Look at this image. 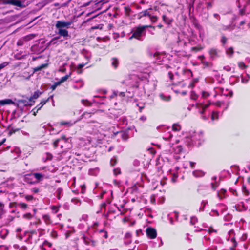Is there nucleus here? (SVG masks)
<instances>
[{
  "mask_svg": "<svg viewBox=\"0 0 250 250\" xmlns=\"http://www.w3.org/2000/svg\"><path fill=\"white\" fill-rule=\"evenodd\" d=\"M211 104H214L216 106L220 107L221 106L222 103L220 101H217L215 103H211L210 102H209L208 103L206 104H203L202 103H196L195 105V106L196 108L198 109L199 113L201 114H203L204 113L205 111Z\"/></svg>",
  "mask_w": 250,
  "mask_h": 250,
  "instance_id": "5",
  "label": "nucleus"
},
{
  "mask_svg": "<svg viewBox=\"0 0 250 250\" xmlns=\"http://www.w3.org/2000/svg\"><path fill=\"white\" fill-rule=\"evenodd\" d=\"M151 9H147L146 10H144L142 12V16H148L149 17H150L151 14L150 13V10H151Z\"/></svg>",
  "mask_w": 250,
  "mask_h": 250,
  "instance_id": "45",
  "label": "nucleus"
},
{
  "mask_svg": "<svg viewBox=\"0 0 250 250\" xmlns=\"http://www.w3.org/2000/svg\"><path fill=\"white\" fill-rule=\"evenodd\" d=\"M74 123H72L70 121H69V122H61L60 123V125H64V126H72L73 124H74Z\"/></svg>",
  "mask_w": 250,
  "mask_h": 250,
  "instance_id": "39",
  "label": "nucleus"
},
{
  "mask_svg": "<svg viewBox=\"0 0 250 250\" xmlns=\"http://www.w3.org/2000/svg\"><path fill=\"white\" fill-rule=\"evenodd\" d=\"M8 232L6 229H3L1 231L0 233V236L1 238L4 239L8 234Z\"/></svg>",
  "mask_w": 250,
  "mask_h": 250,
  "instance_id": "46",
  "label": "nucleus"
},
{
  "mask_svg": "<svg viewBox=\"0 0 250 250\" xmlns=\"http://www.w3.org/2000/svg\"><path fill=\"white\" fill-rule=\"evenodd\" d=\"M230 242L232 244L231 246L230 247V250H235V249L237 247L238 244L234 237H232L230 239Z\"/></svg>",
  "mask_w": 250,
  "mask_h": 250,
  "instance_id": "26",
  "label": "nucleus"
},
{
  "mask_svg": "<svg viewBox=\"0 0 250 250\" xmlns=\"http://www.w3.org/2000/svg\"><path fill=\"white\" fill-rule=\"evenodd\" d=\"M82 103L84 105L90 106L91 104V102L88 101V100H82Z\"/></svg>",
  "mask_w": 250,
  "mask_h": 250,
  "instance_id": "59",
  "label": "nucleus"
},
{
  "mask_svg": "<svg viewBox=\"0 0 250 250\" xmlns=\"http://www.w3.org/2000/svg\"><path fill=\"white\" fill-rule=\"evenodd\" d=\"M203 138V134L201 132H193L190 137V140L193 145H196L198 141H201Z\"/></svg>",
  "mask_w": 250,
  "mask_h": 250,
  "instance_id": "9",
  "label": "nucleus"
},
{
  "mask_svg": "<svg viewBox=\"0 0 250 250\" xmlns=\"http://www.w3.org/2000/svg\"><path fill=\"white\" fill-rule=\"evenodd\" d=\"M159 96L160 98L164 101H169L171 99L170 95H166L163 93H160Z\"/></svg>",
  "mask_w": 250,
  "mask_h": 250,
  "instance_id": "33",
  "label": "nucleus"
},
{
  "mask_svg": "<svg viewBox=\"0 0 250 250\" xmlns=\"http://www.w3.org/2000/svg\"><path fill=\"white\" fill-rule=\"evenodd\" d=\"M162 19L164 22L167 25H170L173 21V19L171 17L167 16L166 15L162 16Z\"/></svg>",
  "mask_w": 250,
  "mask_h": 250,
  "instance_id": "21",
  "label": "nucleus"
},
{
  "mask_svg": "<svg viewBox=\"0 0 250 250\" xmlns=\"http://www.w3.org/2000/svg\"><path fill=\"white\" fill-rule=\"evenodd\" d=\"M154 57H156L157 60L158 62L163 61L164 58L163 55L157 53L154 54Z\"/></svg>",
  "mask_w": 250,
  "mask_h": 250,
  "instance_id": "44",
  "label": "nucleus"
},
{
  "mask_svg": "<svg viewBox=\"0 0 250 250\" xmlns=\"http://www.w3.org/2000/svg\"><path fill=\"white\" fill-rule=\"evenodd\" d=\"M241 82L243 83H247L250 79V76L248 74L245 76L241 75Z\"/></svg>",
  "mask_w": 250,
  "mask_h": 250,
  "instance_id": "34",
  "label": "nucleus"
},
{
  "mask_svg": "<svg viewBox=\"0 0 250 250\" xmlns=\"http://www.w3.org/2000/svg\"><path fill=\"white\" fill-rule=\"evenodd\" d=\"M34 37V35L33 34H30L27 36L24 37L23 38L25 42H27L31 39H32Z\"/></svg>",
  "mask_w": 250,
  "mask_h": 250,
  "instance_id": "49",
  "label": "nucleus"
},
{
  "mask_svg": "<svg viewBox=\"0 0 250 250\" xmlns=\"http://www.w3.org/2000/svg\"><path fill=\"white\" fill-rule=\"evenodd\" d=\"M226 193V190L224 189H221L219 191L217 192V196L219 199H222L225 197V194Z\"/></svg>",
  "mask_w": 250,
  "mask_h": 250,
  "instance_id": "29",
  "label": "nucleus"
},
{
  "mask_svg": "<svg viewBox=\"0 0 250 250\" xmlns=\"http://www.w3.org/2000/svg\"><path fill=\"white\" fill-rule=\"evenodd\" d=\"M233 49L232 47L228 48L226 50V53L227 55H230V56H232L233 54Z\"/></svg>",
  "mask_w": 250,
  "mask_h": 250,
  "instance_id": "47",
  "label": "nucleus"
},
{
  "mask_svg": "<svg viewBox=\"0 0 250 250\" xmlns=\"http://www.w3.org/2000/svg\"><path fill=\"white\" fill-rule=\"evenodd\" d=\"M238 65L239 67L242 69H244L247 67V65L242 62H238Z\"/></svg>",
  "mask_w": 250,
  "mask_h": 250,
  "instance_id": "52",
  "label": "nucleus"
},
{
  "mask_svg": "<svg viewBox=\"0 0 250 250\" xmlns=\"http://www.w3.org/2000/svg\"><path fill=\"white\" fill-rule=\"evenodd\" d=\"M232 219V216L230 214H227L224 217V219L226 221H229Z\"/></svg>",
  "mask_w": 250,
  "mask_h": 250,
  "instance_id": "61",
  "label": "nucleus"
},
{
  "mask_svg": "<svg viewBox=\"0 0 250 250\" xmlns=\"http://www.w3.org/2000/svg\"><path fill=\"white\" fill-rule=\"evenodd\" d=\"M42 222L40 219H36V221L30 222V226H35L37 228L38 225L41 224Z\"/></svg>",
  "mask_w": 250,
  "mask_h": 250,
  "instance_id": "40",
  "label": "nucleus"
},
{
  "mask_svg": "<svg viewBox=\"0 0 250 250\" xmlns=\"http://www.w3.org/2000/svg\"><path fill=\"white\" fill-rule=\"evenodd\" d=\"M139 78L135 74L128 75L122 82L123 83L131 87H138L139 86Z\"/></svg>",
  "mask_w": 250,
  "mask_h": 250,
  "instance_id": "4",
  "label": "nucleus"
},
{
  "mask_svg": "<svg viewBox=\"0 0 250 250\" xmlns=\"http://www.w3.org/2000/svg\"><path fill=\"white\" fill-rule=\"evenodd\" d=\"M71 24V22H65L62 21H58L56 23L55 26L57 29H62L65 27L68 28Z\"/></svg>",
  "mask_w": 250,
  "mask_h": 250,
  "instance_id": "12",
  "label": "nucleus"
},
{
  "mask_svg": "<svg viewBox=\"0 0 250 250\" xmlns=\"http://www.w3.org/2000/svg\"><path fill=\"white\" fill-rule=\"evenodd\" d=\"M149 19H150L151 22H155L157 21L158 20V17L156 16H152L151 15L149 17Z\"/></svg>",
  "mask_w": 250,
  "mask_h": 250,
  "instance_id": "63",
  "label": "nucleus"
},
{
  "mask_svg": "<svg viewBox=\"0 0 250 250\" xmlns=\"http://www.w3.org/2000/svg\"><path fill=\"white\" fill-rule=\"evenodd\" d=\"M111 65L114 68H116L119 64V61L116 58H112L111 59Z\"/></svg>",
  "mask_w": 250,
  "mask_h": 250,
  "instance_id": "30",
  "label": "nucleus"
},
{
  "mask_svg": "<svg viewBox=\"0 0 250 250\" xmlns=\"http://www.w3.org/2000/svg\"><path fill=\"white\" fill-rule=\"evenodd\" d=\"M219 113L218 112L213 111L211 114V120L213 121L215 119H218L219 118Z\"/></svg>",
  "mask_w": 250,
  "mask_h": 250,
  "instance_id": "41",
  "label": "nucleus"
},
{
  "mask_svg": "<svg viewBox=\"0 0 250 250\" xmlns=\"http://www.w3.org/2000/svg\"><path fill=\"white\" fill-rule=\"evenodd\" d=\"M236 5L239 8V14L241 16L250 13V0L245 2L243 0H237Z\"/></svg>",
  "mask_w": 250,
  "mask_h": 250,
  "instance_id": "3",
  "label": "nucleus"
},
{
  "mask_svg": "<svg viewBox=\"0 0 250 250\" xmlns=\"http://www.w3.org/2000/svg\"><path fill=\"white\" fill-rule=\"evenodd\" d=\"M70 75H71V73L69 75H66L65 76L62 77L61 79H60L61 82L63 83L65 81H66L68 79V78L70 77Z\"/></svg>",
  "mask_w": 250,
  "mask_h": 250,
  "instance_id": "55",
  "label": "nucleus"
},
{
  "mask_svg": "<svg viewBox=\"0 0 250 250\" xmlns=\"http://www.w3.org/2000/svg\"><path fill=\"white\" fill-rule=\"evenodd\" d=\"M35 179L33 173L25 174L23 178L24 181L29 184H36Z\"/></svg>",
  "mask_w": 250,
  "mask_h": 250,
  "instance_id": "11",
  "label": "nucleus"
},
{
  "mask_svg": "<svg viewBox=\"0 0 250 250\" xmlns=\"http://www.w3.org/2000/svg\"><path fill=\"white\" fill-rule=\"evenodd\" d=\"M71 141V140L70 138H66L65 136H62L61 138L57 139L54 142L53 146L55 148H56L59 145H60L61 148H62L63 147V145L62 143V142L66 144L67 143H69Z\"/></svg>",
  "mask_w": 250,
  "mask_h": 250,
  "instance_id": "8",
  "label": "nucleus"
},
{
  "mask_svg": "<svg viewBox=\"0 0 250 250\" xmlns=\"http://www.w3.org/2000/svg\"><path fill=\"white\" fill-rule=\"evenodd\" d=\"M115 135H119L123 140H126L129 138V131L124 130L114 133Z\"/></svg>",
  "mask_w": 250,
  "mask_h": 250,
  "instance_id": "13",
  "label": "nucleus"
},
{
  "mask_svg": "<svg viewBox=\"0 0 250 250\" xmlns=\"http://www.w3.org/2000/svg\"><path fill=\"white\" fill-rule=\"evenodd\" d=\"M99 172V169L98 167L91 168L89 170V174L92 176H97Z\"/></svg>",
  "mask_w": 250,
  "mask_h": 250,
  "instance_id": "28",
  "label": "nucleus"
},
{
  "mask_svg": "<svg viewBox=\"0 0 250 250\" xmlns=\"http://www.w3.org/2000/svg\"><path fill=\"white\" fill-rule=\"evenodd\" d=\"M43 127L44 128L45 130H48L50 133H53L54 128L50 124L44 125Z\"/></svg>",
  "mask_w": 250,
  "mask_h": 250,
  "instance_id": "37",
  "label": "nucleus"
},
{
  "mask_svg": "<svg viewBox=\"0 0 250 250\" xmlns=\"http://www.w3.org/2000/svg\"><path fill=\"white\" fill-rule=\"evenodd\" d=\"M99 233H100L101 236L104 237V238L106 239L108 238L107 232L104 229L99 230Z\"/></svg>",
  "mask_w": 250,
  "mask_h": 250,
  "instance_id": "35",
  "label": "nucleus"
},
{
  "mask_svg": "<svg viewBox=\"0 0 250 250\" xmlns=\"http://www.w3.org/2000/svg\"><path fill=\"white\" fill-rule=\"evenodd\" d=\"M205 173L201 170H195L192 172L193 175L196 178L203 177Z\"/></svg>",
  "mask_w": 250,
  "mask_h": 250,
  "instance_id": "20",
  "label": "nucleus"
},
{
  "mask_svg": "<svg viewBox=\"0 0 250 250\" xmlns=\"http://www.w3.org/2000/svg\"><path fill=\"white\" fill-rule=\"evenodd\" d=\"M214 97H216L217 95H227V94H224V89L220 87H216L214 88Z\"/></svg>",
  "mask_w": 250,
  "mask_h": 250,
  "instance_id": "17",
  "label": "nucleus"
},
{
  "mask_svg": "<svg viewBox=\"0 0 250 250\" xmlns=\"http://www.w3.org/2000/svg\"><path fill=\"white\" fill-rule=\"evenodd\" d=\"M82 239L84 243L86 245H91L93 246H95L96 245V241L92 240L91 238L83 235L82 237Z\"/></svg>",
  "mask_w": 250,
  "mask_h": 250,
  "instance_id": "14",
  "label": "nucleus"
},
{
  "mask_svg": "<svg viewBox=\"0 0 250 250\" xmlns=\"http://www.w3.org/2000/svg\"><path fill=\"white\" fill-rule=\"evenodd\" d=\"M25 42L23 38H21L17 42V44L18 46H22L24 44Z\"/></svg>",
  "mask_w": 250,
  "mask_h": 250,
  "instance_id": "54",
  "label": "nucleus"
},
{
  "mask_svg": "<svg viewBox=\"0 0 250 250\" xmlns=\"http://www.w3.org/2000/svg\"><path fill=\"white\" fill-rule=\"evenodd\" d=\"M44 230L39 228L37 230H32L25 233V242L32 246V244L36 243L39 240L40 236L43 234Z\"/></svg>",
  "mask_w": 250,
  "mask_h": 250,
  "instance_id": "1",
  "label": "nucleus"
},
{
  "mask_svg": "<svg viewBox=\"0 0 250 250\" xmlns=\"http://www.w3.org/2000/svg\"><path fill=\"white\" fill-rule=\"evenodd\" d=\"M89 126L91 127H93V129L95 130V131H99L98 128L101 127V124L98 122H93L90 123Z\"/></svg>",
  "mask_w": 250,
  "mask_h": 250,
  "instance_id": "25",
  "label": "nucleus"
},
{
  "mask_svg": "<svg viewBox=\"0 0 250 250\" xmlns=\"http://www.w3.org/2000/svg\"><path fill=\"white\" fill-rule=\"evenodd\" d=\"M32 248V246L30 245V246L27 247L25 246H22L19 248V250H28Z\"/></svg>",
  "mask_w": 250,
  "mask_h": 250,
  "instance_id": "60",
  "label": "nucleus"
},
{
  "mask_svg": "<svg viewBox=\"0 0 250 250\" xmlns=\"http://www.w3.org/2000/svg\"><path fill=\"white\" fill-rule=\"evenodd\" d=\"M52 243L47 240H45L42 245L41 246V248L43 250H47L52 247Z\"/></svg>",
  "mask_w": 250,
  "mask_h": 250,
  "instance_id": "22",
  "label": "nucleus"
},
{
  "mask_svg": "<svg viewBox=\"0 0 250 250\" xmlns=\"http://www.w3.org/2000/svg\"><path fill=\"white\" fill-rule=\"evenodd\" d=\"M171 174H172V177L171 178V181L174 183L176 181V179L178 177V175H177V174L175 173L174 172L173 173L171 172Z\"/></svg>",
  "mask_w": 250,
  "mask_h": 250,
  "instance_id": "57",
  "label": "nucleus"
},
{
  "mask_svg": "<svg viewBox=\"0 0 250 250\" xmlns=\"http://www.w3.org/2000/svg\"><path fill=\"white\" fill-rule=\"evenodd\" d=\"M42 219L44 223L46 225H50L53 223V220L51 219V216L47 214L42 215Z\"/></svg>",
  "mask_w": 250,
  "mask_h": 250,
  "instance_id": "15",
  "label": "nucleus"
},
{
  "mask_svg": "<svg viewBox=\"0 0 250 250\" xmlns=\"http://www.w3.org/2000/svg\"><path fill=\"white\" fill-rule=\"evenodd\" d=\"M15 103L10 99H5L0 100V105H4L5 104H13Z\"/></svg>",
  "mask_w": 250,
  "mask_h": 250,
  "instance_id": "23",
  "label": "nucleus"
},
{
  "mask_svg": "<svg viewBox=\"0 0 250 250\" xmlns=\"http://www.w3.org/2000/svg\"><path fill=\"white\" fill-rule=\"evenodd\" d=\"M56 192L57 199L60 200L63 195V189L60 188H58Z\"/></svg>",
  "mask_w": 250,
  "mask_h": 250,
  "instance_id": "31",
  "label": "nucleus"
},
{
  "mask_svg": "<svg viewBox=\"0 0 250 250\" xmlns=\"http://www.w3.org/2000/svg\"><path fill=\"white\" fill-rule=\"evenodd\" d=\"M181 127L178 124H174L172 125V130L175 131H178L180 130Z\"/></svg>",
  "mask_w": 250,
  "mask_h": 250,
  "instance_id": "42",
  "label": "nucleus"
},
{
  "mask_svg": "<svg viewBox=\"0 0 250 250\" xmlns=\"http://www.w3.org/2000/svg\"><path fill=\"white\" fill-rule=\"evenodd\" d=\"M227 41V38L224 36H222L221 39V42L222 43L223 45H224Z\"/></svg>",
  "mask_w": 250,
  "mask_h": 250,
  "instance_id": "64",
  "label": "nucleus"
},
{
  "mask_svg": "<svg viewBox=\"0 0 250 250\" xmlns=\"http://www.w3.org/2000/svg\"><path fill=\"white\" fill-rule=\"evenodd\" d=\"M76 85H73V88L75 89L80 88L84 85V82L82 80L76 81Z\"/></svg>",
  "mask_w": 250,
  "mask_h": 250,
  "instance_id": "27",
  "label": "nucleus"
},
{
  "mask_svg": "<svg viewBox=\"0 0 250 250\" xmlns=\"http://www.w3.org/2000/svg\"><path fill=\"white\" fill-rule=\"evenodd\" d=\"M18 206L22 209H25L27 207V205L23 203H19Z\"/></svg>",
  "mask_w": 250,
  "mask_h": 250,
  "instance_id": "50",
  "label": "nucleus"
},
{
  "mask_svg": "<svg viewBox=\"0 0 250 250\" xmlns=\"http://www.w3.org/2000/svg\"><path fill=\"white\" fill-rule=\"evenodd\" d=\"M53 95H51L49 97H48L47 99L46 100H42L41 102H40V104H41L42 106H43V105H44L47 102H48L50 99L52 100H53V102H54L53 101ZM53 105H54V103H53Z\"/></svg>",
  "mask_w": 250,
  "mask_h": 250,
  "instance_id": "36",
  "label": "nucleus"
},
{
  "mask_svg": "<svg viewBox=\"0 0 250 250\" xmlns=\"http://www.w3.org/2000/svg\"><path fill=\"white\" fill-rule=\"evenodd\" d=\"M34 217V215L30 213H26L23 215V218L25 219L30 220Z\"/></svg>",
  "mask_w": 250,
  "mask_h": 250,
  "instance_id": "43",
  "label": "nucleus"
},
{
  "mask_svg": "<svg viewBox=\"0 0 250 250\" xmlns=\"http://www.w3.org/2000/svg\"><path fill=\"white\" fill-rule=\"evenodd\" d=\"M130 243H131V240L130 239V237L129 236H127V235H126L125 237V241H124V243L125 245H128Z\"/></svg>",
  "mask_w": 250,
  "mask_h": 250,
  "instance_id": "56",
  "label": "nucleus"
},
{
  "mask_svg": "<svg viewBox=\"0 0 250 250\" xmlns=\"http://www.w3.org/2000/svg\"><path fill=\"white\" fill-rule=\"evenodd\" d=\"M146 233L148 238L150 239L155 238L157 236V232L155 229L148 227L146 229Z\"/></svg>",
  "mask_w": 250,
  "mask_h": 250,
  "instance_id": "10",
  "label": "nucleus"
},
{
  "mask_svg": "<svg viewBox=\"0 0 250 250\" xmlns=\"http://www.w3.org/2000/svg\"><path fill=\"white\" fill-rule=\"evenodd\" d=\"M208 204V201L207 200H203L201 203V205L200 208H199V210L200 211H203L204 210V208L205 206Z\"/></svg>",
  "mask_w": 250,
  "mask_h": 250,
  "instance_id": "48",
  "label": "nucleus"
},
{
  "mask_svg": "<svg viewBox=\"0 0 250 250\" xmlns=\"http://www.w3.org/2000/svg\"><path fill=\"white\" fill-rule=\"evenodd\" d=\"M218 53L219 50L217 49L211 48L209 50L210 57L212 59H214L218 57Z\"/></svg>",
  "mask_w": 250,
  "mask_h": 250,
  "instance_id": "16",
  "label": "nucleus"
},
{
  "mask_svg": "<svg viewBox=\"0 0 250 250\" xmlns=\"http://www.w3.org/2000/svg\"><path fill=\"white\" fill-rule=\"evenodd\" d=\"M183 76L181 78L179 77V75L178 72L175 73V77H177V81L179 82V83L183 85V83H180L182 81H183L185 79L189 78L192 76V72L190 70L188 69H184L182 70Z\"/></svg>",
  "mask_w": 250,
  "mask_h": 250,
  "instance_id": "7",
  "label": "nucleus"
},
{
  "mask_svg": "<svg viewBox=\"0 0 250 250\" xmlns=\"http://www.w3.org/2000/svg\"><path fill=\"white\" fill-rule=\"evenodd\" d=\"M197 98V94L194 92L192 91L190 94V98L193 100H196Z\"/></svg>",
  "mask_w": 250,
  "mask_h": 250,
  "instance_id": "62",
  "label": "nucleus"
},
{
  "mask_svg": "<svg viewBox=\"0 0 250 250\" xmlns=\"http://www.w3.org/2000/svg\"><path fill=\"white\" fill-rule=\"evenodd\" d=\"M148 27L152 28L153 29H155V26L151 25L139 26L134 28L131 31L132 35L129 39L131 40L133 38H135L139 41H143L144 37L146 35V29Z\"/></svg>",
  "mask_w": 250,
  "mask_h": 250,
  "instance_id": "2",
  "label": "nucleus"
},
{
  "mask_svg": "<svg viewBox=\"0 0 250 250\" xmlns=\"http://www.w3.org/2000/svg\"><path fill=\"white\" fill-rule=\"evenodd\" d=\"M34 177L35 183H38L40 181L43 179L44 174L40 173H33Z\"/></svg>",
  "mask_w": 250,
  "mask_h": 250,
  "instance_id": "18",
  "label": "nucleus"
},
{
  "mask_svg": "<svg viewBox=\"0 0 250 250\" xmlns=\"http://www.w3.org/2000/svg\"><path fill=\"white\" fill-rule=\"evenodd\" d=\"M53 0H43L41 3L42 4V6H44L51 3Z\"/></svg>",
  "mask_w": 250,
  "mask_h": 250,
  "instance_id": "53",
  "label": "nucleus"
},
{
  "mask_svg": "<svg viewBox=\"0 0 250 250\" xmlns=\"http://www.w3.org/2000/svg\"><path fill=\"white\" fill-rule=\"evenodd\" d=\"M3 4L11 5L20 8H25L27 5L25 4V0H1Z\"/></svg>",
  "mask_w": 250,
  "mask_h": 250,
  "instance_id": "6",
  "label": "nucleus"
},
{
  "mask_svg": "<svg viewBox=\"0 0 250 250\" xmlns=\"http://www.w3.org/2000/svg\"><path fill=\"white\" fill-rule=\"evenodd\" d=\"M197 221V218L195 216H192L190 218V223L192 225H194Z\"/></svg>",
  "mask_w": 250,
  "mask_h": 250,
  "instance_id": "58",
  "label": "nucleus"
},
{
  "mask_svg": "<svg viewBox=\"0 0 250 250\" xmlns=\"http://www.w3.org/2000/svg\"><path fill=\"white\" fill-rule=\"evenodd\" d=\"M51 209L53 213L55 214L59 211V207L56 206H52L51 207Z\"/></svg>",
  "mask_w": 250,
  "mask_h": 250,
  "instance_id": "51",
  "label": "nucleus"
},
{
  "mask_svg": "<svg viewBox=\"0 0 250 250\" xmlns=\"http://www.w3.org/2000/svg\"><path fill=\"white\" fill-rule=\"evenodd\" d=\"M42 93V92H40L38 90L34 92L32 96L29 98V102H32L33 101V99H37Z\"/></svg>",
  "mask_w": 250,
  "mask_h": 250,
  "instance_id": "24",
  "label": "nucleus"
},
{
  "mask_svg": "<svg viewBox=\"0 0 250 250\" xmlns=\"http://www.w3.org/2000/svg\"><path fill=\"white\" fill-rule=\"evenodd\" d=\"M47 66V64H42L40 66H38L35 68H34V70L35 72L39 71L42 69L43 68H44Z\"/></svg>",
  "mask_w": 250,
  "mask_h": 250,
  "instance_id": "38",
  "label": "nucleus"
},
{
  "mask_svg": "<svg viewBox=\"0 0 250 250\" xmlns=\"http://www.w3.org/2000/svg\"><path fill=\"white\" fill-rule=\"evenodd\" d=\"M58 30V34L60 36L63 37L64 38H67L69 37L68 32L65 29H57Z\"/></svg>",
  "mask_w": 250,
  "mask_h": 250,
  "instance_id": "19",
  "label": "nucleus"
},
{
  "mask_svg": "<svg viewBox=\"0 0 250 250\" xmlns=\"http://www.w3.org/2000/svg\"><path fill=\"white\" fill-rule=\"evenodd\" d=\"M52 158V155L51 153L47 152L45 154V155L42 158V160L44 162L48 160H51Z\"/></svg>",
  "mask_w": 250,
  "mask_h": 250,
  "instance_id": "32",
  "label": "nucleus"
}]
</instances>
